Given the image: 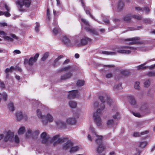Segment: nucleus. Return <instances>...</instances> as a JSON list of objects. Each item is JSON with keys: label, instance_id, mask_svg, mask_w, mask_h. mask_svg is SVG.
<instances>
[{"label": "nucleus", "instance_id": "43", "mask_svg": "<svg viewBox=\"0 0 155 155\" xmlns=\"http://www.w3.org/2000/svg\"><path fill=\"white\" fill-rule=\"evenodd\" d=\"M49 55V53L48 52H46L43 55V57L41 58L42 61H45L48 57Z\"/></svg>", "mask_w": 155, "mask_h": 155}, {"label": "nucleus", "instance_id": "18", "mask_svg": "<svg viewBox=\"0 0 155 155\" xmlns=\"http://www.w3.org/2000/svg\"><path fill=\"white\" fill-rule=\"evenodd\" d=\"M72 75V73L69 71L61 75V80H66L71 78Z\"/></svg>", "mask_w": 155, "mask_h": 155}, {"label": "nucleus", "instance_id": "10", "mask_svg": "<svg viewBox=\"0 0 155 155\" xmlns=\"http://www.w3.org/2000/svg\"><path fill=\"white\" fill-rule=\"evenodd\" d=\"M5 8L7 11L6 13H5V16L6 17H10L11 16V14L9 13V12L10 11V7L4 2H0V9L3 10Z\"/></svg>", "mask_w": 155, "mask_h": 155}, {"label": "nucleus", "instance_id": "8", "mask_svg": "<svg viewBox=\"0 0 155 155\" xmlns=\"http://www.w3.org/2000/svg\"><path fill=\"white\" fill-rule=\"evenodd\" d=\"M101 110L98 109L93 114V118L96 125L98 126H101L102 125L101 119Z\"/></svg>", "mask_w": 155, "mask_h": 155}, {"label": "nucleus", "instance_id": "22", "mask_svg": "<svg viewBox=\"0 0 155 155\" xmlns=\"http://www.w3.org/2000/svg\"><path fill=\"white\" fill-rule=\"evenodd\" d=\"M61 40L62 42L66 45L69 44L71 42V40L69 38L65 35L63 36Z\"/></svg>", "mask_w": 155, "mask_h": 155}, {"label": "nucleus", "instance_id": "49", "mask_svg": "<svg viewBox=\"0 0 155 155\" xmlns=\"http://www.w3.org/2000/svg\"><path fill=\"white\" fill-rule=\"evenodd\" d=\"M71 66H68L67 67L62 68L61 69V71H68V70L71 71Z\"/></svg>", "mask_w": 155, "mask_h": 155}, {"label": "nucleus", "instance_id": "57", "mask_svg": "<svg viewBox=\"0 0 155 155\" xmlns=\"http://www.w3.org/2000/svg\"><path fill=\"white\" fill-rule=\"evenodd\" d=\"M112 76V74L111 73H109L107 74L106 75V77L107 78H111Z\"/></svg>", "mask_w": 155, "mask_h": 155}, {"label": "nucleus", "instance_id": "24", "mask_svg": "<svg viewBox=\"0 0 155 155\" xmlns=\"http://www.w3.org/2000/svg\"><path fill=\"white\" fill-rule=\"evenodd\" d=\"M129 101L130 104L133 105H135L137 104L136 100L135 97L132 96H130L129 97Z\"/></svg>", "mask_w": 155, "mask_h": 155}, {"label": "nucleus", "instance_id": "15", "mask_svg": "<svg viewBox=\"0 0 155 155\" xmlns=\"http://www.w3.org/2000/svg\"><path fill=\"white\" fill-rule=\"evenodd\" d=\"M66 122L68 124L74 125L76 124L77 120L74 117H69L66 119Z\"/></svg>", "mask_w": 155, "mask_h": 155}, {"label": "nucleus", "instance_id": "61", "mask_svg": "<svg viewBox=\"0 0 155 155\" xmlns=\"http://www.w3.org/2000/svg\"><path fill=\"white\" fill-rule=\"evenodd\" d=\"M63 57V56L62 55H60L57 58H56L54 60V62H56L58 61L60 59H61V58H62Z\"/></svg>", "mask_w": 155, "mask_h": 155}, {"label": "nucleus", "instance_id": "50", "mask_svg": "<svg viewBox=\"0 0 155 155\" xmlns=\"http://www.w3.org/2000/svg\"><path fill=\"white\" fill-rule=\"evenodd\" d=\"M47 21H49L50 19V12L48 9H47Z\"/></svg>", "mask_w": 155, "mask_h": 155}, {"label": "nucleus", "instance_id": "56", "mask_svg": "<svg viewBox=\"0 0 155 155\" xmlns=\"http://www.w3.org/2000/svg\"><path fill=\"white\" fill-rule=\"evenodd\" d=\"M21 53L20 51L18 50H15L13 52V54L14 55L15 54H20Z\"/></svg>", "mask_w": 155, "mask_h": 155}, {"label": "nucleus", "instance_id": "38", "mask_svg": "<svg viewBox=\"0 0 155 155\" xmlns=\"http://www.w3.org/2000/svg\"><path fill=\"white\" fill-rule=\"evenodd\" d=\"M131 17L132 16L130 14L127 15L124 18V20L128 22L130 20Z\"/></svg>", "mask_w": 155, "mask_h": 155}, {"label": "nucleus", "instance_id": "11", "mask_svg": "<svg viewBox=\"0 0 155 155\" xmlns=\"http://www.w3.org/2000/svg\"><path fill=\"white\" fill-rule=\"evenodd\" d=\"M53 120L54 118L52 115L48 114L43 118L42 123L46 125L48 122H51Z\"/></svg>", "mask_w": 155, "mask_h": 155}, {"label": "nucleus", "instance_id": "9", "mask_svg": "<svg viewBox=\"0 0 155 155\" xmlns=\"http://www.w3.org/2000/svg\"><path fill=\"white\" fill-rule=\"evenodd\" d=\"M39 55V54L37 53L34 57H31L29 59L27 58L25 59L24 61V64H28L30 66H32L37 61Z\"/></svg>", "mask_w": 155, "mask_h": 155}, {"label": "nucleus", "instance_id": "63", "mask_svg": "<svg viewBox=\"0 0 155 155\" xmlns=\"http://www.w3.org/2000/svg\"><path fill=\"white\" fill-rule=\"evenodd\" d=\"M98 105V103L97 101H95L93 104V106L94 108L97 107Z\"/></svg>", "mask_w": 155, "mask_h": 155}, {"label": "nucleus", "instance_id": "55", "mask_svg": "<svg viewBox=\"0 0 155 155\" xmlns=\"http://www.w3.org/2000/svg\"><path fill=\"white\" fill-rule=\"evenodd\" d=\"M150 81L149 80H147L144 83V86L145 87H147L150 85Z\"/></svg>", "mask_w": 155, "mask_h": 155}, {"label": "nucleus", "instance_id": "19", "mask_svg": "<svg viewBox=\"0 0 155 155\" xmlns=\"http://www.w3.org/2000/svg\"><path fill=\"white\" fill-rule=\"evenodd\" d=\"M55 122L59 128H64L66 127V124L61 120H58L56 121Z\"/></svg>", "mask_w": 155, "mask_h": 155}, {"label": "nucleus", "instance_id": "53", "mask_svg": "<svg viewBox=\"0 0 155 155\" xmlns=\"http://www.w3.org/2000/svg\"><path fill=\"white\" fill-rule=\"evenodd\" d=\"M147 75L150 77L155 76V72L154 71L149 72L147 73Z\"/></svg>", "mask_w": 155, "mask_h": 155}, {"label": "nucleus", "instance_id": "44", "mask_svg": "<svg viewBox=\"0 0 155 155\" xmlns=\"http://www.w3.org/2000/svg\"><path fill=\"white\" fill-rule=\"evenodd\" d=\"M103 21L106 25L110 24V21L108 17L104 18Z\"/></svg>", "mask_w": 155, "mask_h": 155}, {"label": "nucleus", "instance_id": "27", "mask_svg": "<svg viewBox=\"0 0 155 155\" xmlns=\"http://www.w3.org/2000/svg\"><path fill=\"white\" fill-rule=\"evenodd\" d=\"M149 132L148 131H146L140 133L139 132H135L134 133L133 136L135 137H138L140 136L141 135H143L145 134H147Z\"/></svg>", "mask_w": 155, "mask_h": 155}, {"label": "nucleus", "instance_id": "51", "mask_svg": "<svg viewBox=\"0 0 155 155\" xmlns=\"http://www.w3.org/2000/svg\"><path fill=\"white\" fill-rule=\"evenodd\" d=\"M2 95L4 100L5 101H6L8 98L7 94L6 92H4L2 94Z\"/></svg>", "mask_w": 155, "mask_h": 155}, {"label": "nucleus", "instance_id": "58", "mask_svg": "<svg viewBox=\"0 0 155 155\" xmlns=\"http://www.w3.org/2000/svg\"><path fill=\"white\" fill-rule=\"evenodd\" d=\"M5 38L7 40L9 41H13V39L11 38H10L8 36H5Z\"/></svg>", "mask_w": 155, "mask_h": 155}, {"label": "nucleus", "instance_id": "23", "mask_svg": "<svg viewBox=\"0 0 155 155\" xmlns=\"http://www.w3.org/2000/svg\"><path fill=\"white\" fill-rule=\"evenodd\" d=\"M155 60L153 59H151L150 60L148 61L147 62L145 63L142 64L140 65L137 67V69L138 70H143L147 68V67L145 66V65L147 63L149 62L150 61H153Z\"/></svg>", "mask_w": 155, "mask_h": 155}, {"label": "nucleus", "instance_id": "30", "mask_svg": "<svg viewBox=\"0 0 155 155\" xmlns=\"http://www.w3.org/2000/svg\"><path fill=\"white\" fill-rule=\"evenodd\" d=\"M40 134V131L38 130H36L33 131L32 138H36Z\"/></svg>", "mask_w": 155, "mask_h": 155}, {"label": "nucleus", "instance_id": "26", "mask_svg": "<svg viewBox=\"0 0 155 155\" xmlns=\"http://www.w3.org/2000/svg\"><path fill=\"white\" fill-rule=\"evenodd\" d=\"M33 134V131L30 128L27 130V132L25 134V137L28 138H32V135Z\"/></svg>", "mask_w": 155, "mask_h": 155}, {"label": "nucleus", "instance_id": "17", "mask_svg": "<svg viewBox=\"0 0 155 155\" xmlns=\"http://www.w3.org/2000/svg\"><path fill=\"white\" fill-rule=\"evenodd\" d=\"M69 94L68 95V99H71L77 97L78 95V94L77 90H73L70 91Z\"/></svg>", "mask_w": 155, "mask_h": 155}, {"label": "nucleus", "instance_id": "52", "mask_svg": "<svg viewBox=\"0 0 155 155\" xmlns=\"http://www.w3.org/2000/svg\"><path fill=\"white\" fill-rule=\"evenodd\" d=\"M39 27L40 25L38 23H36L35 29L36 32H38L39 31Z\"/></svg>", "mask_w": 155, "mask_h": 155}, {"label": "nucleus", "instance_id": "2", "mask_svg": "<svg viewBox=\"0 0 155 155\" xmlns=\"http://www.w3.org/2000/svg\"><path fill=\"white\" fill-rule=\"evenodd\" d=\"M41 138L42 143L48 144L49 141L54 142L53 145L55 146L57 143H60L64 142V139L59 137V135L53 137L51 140L49 136L47 135L45 132L42 133L41 135Z\"/></svg>", "mask_w": 155, "mask_h": 155}, {"label": "nucleus", "instance_id": "48", "mask_svg": "<svg viewBox=\"0 0 155 155\" xmlns=\"http://www.w3.org/2000/svg\"><path fill=\"white\" fill-rule=\"evenodd\" d=\"M143 22L145 23L150 24L151 20L149 18H144L143 20Z\"/></svg>", "mask_w": 155, "mask_h": 155}, {"label": "nucleus", "instance_id": "41", "mask_svg": "<svg viewBox=\"0 0 155 155\" xmlns=\"http://www.w3.org/2000/svg\"><path fill=\"white\" fill-rule=\"evenodd\" d=\"M141 108L142 110L144 111H147L148 107L147 104H144L142 106Z\"/></svg>", "mask_w": 155, "mask_h": 155}, {"label": "nucleus", "instance_id": "21", "mask_svg": "<svg viewBox=\"0 0 155 155\" xmlns=\"http://www.w3.org/2000/svg\"><path fill=\"white\" fill-rule=\"evenodd\" d=\"M16 117L18 120H20L23 118L26 120L27 118V117L25 115L23 116L21 112H18L16 113Z\"/></svg>", "mask_w": 155, "mask_h": 155}, {"label": "nucleus", "instance_id": "54", "mask_svg": "<svg viewBox=\"0 0 155 155\" xmlns=\"http://www.w3.org/2000/svg\"><path fill=\"white\" fill-rule=\"evenodd\" d=\"M145 11V13L148 14L149 13L150 11V9L148 7H145L144 8L143 11Z\"/></svg>", "mask_w": 155, "mask_h": 155}, {"label": "nucleus", "instance_id": "14", "mask_svg": "<svg viewBox=\"0 0 155 155\" xmlns=\"http://www.w3.org/2000/svg\"><path fill=\"white\" fill-rule=\"evenodd\" d=\"M126 41H130V44H135L138 43L140 42V38L136 37L133 38H130L125 39Z\"/></svg>", "mask_w": 155, "mask_h": 155}, {"label": "nucleus", "instance_id": "33", "mask_svg": "<svg viewBox=\"0 0 155 155\" xmlns=\"http://www.w3.org/2000/svg\"><path fill=\"white\" fill-rule=\"evenodd\" d=\"M122 89L121 84H118L115 85L113 87L114 90L116 91H119Z\"/></svg>", "mask_w": 155, "mask_h": 155}, {"label": "nucleus", "instance_id": "35", "mask_svg": "<svg viewBox=\"0 0 155 155\" xmlns=\"http://www.w3.org/2000/svg\"><path fill=\"white\" fill-rule=\"evenodd\" d=\"M70 107L71 108H75L77 106V103L74 101H71L69 102Z\"/></svg>", "mask_w": 155, "mask_h": 155}, {"label": "nucleus", "instance_id": "13", "mask_svg": "<svg viewBox=\"0 0 155 155\" xmlns=\"http://www.w3.org/2000/svg\"><path fill=\"white\" fill-rule=\"evenodd\" d=\"M14 132L10 130L8 131L6 135L5 138V140L6 141L9 140L12 142L14 137Z\"/></svg>", "mask_w": 155, "mask_h": 155}, {"label": "nucleus", "instance_id": "64", "mask_svg": "<svg viewBox=\"0 0 155 155\" xmlns=\"http://www.w3.org/2000/svg\"><path fill=\"white\" fill-rule=\"evenodd\" d=\"M0 35H2L5 36L6 34V33H5L4 31H0Z\"/></svg>", "mask_w": 155, "mask_h": 155}, {"label": "nucleus", "instance_id": "32", "mask_svg": "<svg viewBox=\"0 0 155 155\" xmlns=\"http://www.w3.org/2000/svg\"><path fill=\"white\" fill-rule=\"evenodd\" d=\"M53 34L54 35L58 34L60 31V29L58 27L56 26L52 30Z\"/></svg>", "mask_w": 155, "mask_h": 155}, {"label": "nucleus", "instance_id": "29", "mask_svg": "<svg viewBox=\"0 0 155 155\" xmlns=\"http://www.w3.org/2000/svg\"><path fill=\"white\" fill-rule=\"evenodd\" d=\"M25 127H21L18 130V133L19 135H22L24 134L25 132Z\"/></svg>", "mask_w": 155, "mask_h": 155}, {"label": "nucleus", "instance_id": "28", "mask_svg": "<svg viewBox=\"0 0 155 155\" xmlns=\"http://www.w3.org/2000/svg\"><path fill=\"white\" fill-rule=\"evenodd\" d=\"M112 112L115 114L113 115V117L114 119H118L120 118L119 113L117 111V110H112Z\"/></svg>", "mask_w": 155, "mask_h": 155}, {"label": "nucleus", "instance_id": "37", "mask_svg": "<svg viewBox=\"0 0 155 155\" xmlns=\"http://www.w3.org/2000/svg\"><path fill=\"white\" fill-rule=\"evenodd\" d=\"M107 125L109 127H111L114 125V121L112 119L108 120L107 122Z\"/></svg>", "mask_w": 155, "mask_h": 155}, {"label": "nucleus", "instance_id": "36", "mask_svg": "<svg viewBox=\"0 0 155 155\" xmlns=\"http://www.w3.org/2000/svg\"><path fill=\"white\" fill-rule=\"evenodd\" d=\"M70 148L71 150H70V152L71 153L78 151L79 149V147L78 146L74 147H73L72 146Z\"/></svg>", "mask_w": 155, "mask_h": 155}, {"label": "nucleus", "instance_id": "31", "mask_svg": "<svg viewBox=\"0 0 155 155\" xmlns=\"http://www.w3.org/2000/svg\"><path fill=\"white\" fill-rule=\"evenodd\" d=\"M12 142L17 143H19L20 139L18 135H14V137H13V139Z\"/></svg>", "mask_w": 155, "mask_h": 155}, {"label": "nucleus", "instance_id": "5", "mask_svg": "<svg viewBox=\"0 0 155 155\" xmlns=\"http://www.w3.org/2000/svg\"><path fill=\"white\" fill-rule=\"evenodd\" d=\"M82 22V27L87 32L93 35H97V32L94 28H92L90 25L88 21L83 18L81 19Z\"/></svg>", "mask_w": 155, "mask_h": 155}, {"label": "nucleus", "instance_id": "4", "mask_svg": "<svg viewBox=\"0 0 155 155\" xmlns=\"http://www.w3.org/2000/svg\"><path fill=\"white\" fill-rule=\"evenodd\" d=\"M31 3V0H20L16 2V4L20 11H24L29 7Z\"/></svg>", "mask_w": 155, "mask_h": 155}, {"label": "nucleus", "instance_id": "6", "mask_svg": "<svg viewBox=\"0 0 155 155\" xmlns=\"http://www.w3.org/2000/svg\"><path fill=\"white\" fill-rule=\"evenodd\" d=\"M99 98L102 103L100 105V107L102 110L104 108L105 105L104 104V103H107L110 106L111 103L113 101L112 100H110V97L106 94H104L103 95L100 96Z\"/></svg>", "mask_w": 155, "mask_h": 155}, {"label": "nucleus", "instance_id": "46", "mask_svg": "<svg viewBox=\"0 0 155 155\" xmlns=\"http://www.w3.org/2000/svg\"><path fill=\"white\" fill-rule=\"evenodd\" d=\"M140 82L138 81H136L134 84V87L135 89L139 90L140 86H139Z\"/></svg>", "mask_w": 155, "mask_h": 155}, {"label": "nucleus", "instance_id": "25", "mask_svg": "<svg viewBox=\"0 0 155 155\" xmlns=\"http://www.w3.org/2000/svg\"><path fill=\"white\" fill-rule=\"evenodd\" d=\"M148 142L147 141H141L138 144V146L141 148H145L148 145Z\"/></svg>", "mask_w": 155, "mask_h": 155}, {"label": "nucleus", "instance_id": "7", "mask_svg": "<svg viewBox=\"0 0 155 155\" xmlns=\"http://www.w3.org/2000/svg\"><path fill=\"white\" fill-rule=\"evenodd\" d=\"M91 40L90 38L84 36L80 41L77 39H75L74 43L76 46L80 47L82 45H85L88 43L91 42Z\"/></svg>", "mask_w": 155, "mask_h": 155}, {"label": "nucleus", "instance_id": "42", "mask_svg": "<svg viewBox=\"0 0 155 155\" xmlns=\"http://www.w3.org/2000/svg\"><path fill=\"white\" fill-rule=\"evenodd\" d=\"M8 107L10 110L13 111L14 110V107L13 104L12 103L10 102L8 104Z\"/></svg>", "mask_w": 155, "mask_h": 155}, {"label": "nucleus", "instance_id": "62", "mask_svg": "<svg viewBox=\"0 0 155 155\" xmlns=\"http://www.w3.org/2000/svg\"><path fill=\"white\" fill-rule=\"evenodd\" d=\"M135 10L137 11H141L142 12L143 11V10L142 8L139 7H135Z\"/></svg>", "mask_w": 155, "mask_h": 155}, {"label": "nucleus", "instance_id": "39", "mask_svg": "<svg viewBox=\"0 0 155 155\" xmlns=\"http://www.w3.org/2000/svg\"><path fill=\"white\" fill-rule=\"evenodd\" d=\"M128 74V72L125 71H122L120 74V75L121 77H123L127 75Z\"/></svg>", "mask_w": 155, "mask_h": 155}, {"label": "nucleus", "instance_id": "59", "mask_svg": "<svg viewBox=\"0 0 155 155\" xmlns=\"http://www.w3.org/2000/svg\"><path fill=\"white\" fill-rule=\"evenodd\" d=\"M132 113L134 115L137 117H139L141 116L138 113L132 112Z\"/></svg>", "mask_w": 155, "mask_h": 155}, {"label": "nucleus", "instance_id": "12", "mask_svg": "<svg viewBox=\"0 0 155 155\" xmlns=\"http://www.w3.org/2000/svg\"><path fill=\"white\" fill-rule=\"evenodd\" d=\"M80 0V1L81 2V3L82 6L83 7V8H84V10L85 11L86 14H88L89 15V16L92 18H93L94 20H96V21H97L98 23H101V22H100L99 21H98L97 20H96L94 19V17L92 16V15H91V14L90 12V8H88V7H87L84 5V3L83 0Z\"/></svg>", "mask_w": 155, "mask_h": 155}, {"label": "nucleus", "instance_id": "1", "mask_svg": "<svg viewBox=\"0 0 155 155\" xmlns=\"http://www.w3.org/2000/svg\"><path fill=\"white\" fill-rule=\"evenodd\" d=\"M87 138L91 141H92L94 139L95 142L98 144L97 149V153H100L103 151L104 148L102 142L103 137L97 135L95 131L94 128L92 126L90 127Z\"/></svg>", "mask_w": 155, "mask_h": 155}, {"label": "nucleus", "instance_id": "16", "mask_svg": "<svg viewBox=\"0 0 155 155\" xmlns=\"http://www.w3.org/2000/svg\"><path fill=\"white\" fill-rule=\"evenodd\" d=\"M124 4L122 1H119L117 4L116 11L117 12L121 11L124 8Z\"/></svg>", "mask_w": 155, "mask_h": 155}, {"label": "nucleus", "instance_id": "60", "mask_svg": "<svg viewBox=\"0 0 155 155\" xmlns=\"http://www.w3.org/2000/svg\"><path fill=\"white\" fill-rule=\"evenodd\" d=\"M5 87V85L3 82L0 81V87L3 88Z\"/></svg>", "mask_w": 155, "mask_h": 155}, {"label": "nucleus", "instance_id": "20", "mask_svg": "<svg viewBox=\"0 0 155 155\" xmlns=\"http://www.w3.org/2000/svg\"><path fill=\"white\" fill-rule=\"evenodd\" d=\"M72 146H73L72 142L71 140H68L66 143L63 144V149L66 150L68 148H70Z\"/></svg>", "mask_w": 155, "mask_h": 155}, {"label": "nucleus", "instance_id": "47", "mask_svg": "<svg viewBox=\"0 0 155 155\" xmlns=\"http://www.w3.org/2000/svg\"><path fill=\"white\" fill-rule=\"evenodd\" d=\"M15 69V68L13 67H11L10 68H7L5 71L6 73H7L8 72H10L12 71L13 70Z\"/></svg>", "mask_w": 155, "mask_h": 155}, {"label": "nucleus", "instance_id": "40", "mask_svg": "<svg viewBox=\"0 0 155 155\" xmlns=\"http://www.w3.org/2000/svg\"><path fill=\"white\" fill-rule=\"evenodd\" d=\"M84 80H79L77 81V84L78 86H81L84 84Z\"/></svg>", "mask_w": 155, "mask_h": 155}, {"label": "nucleus", "instance_id": "45", "mask_svg": "<svg viewBox=\"0 0 155 155\" xmlns=\"http://www.w3.org/2000/svg\"><path fill=\"white\" fill-rule=\"evenodd\" d=\"M132 17L135 19L137 20H140L142 18V17L140 15H132Z\"/></svg>", "mask_w": 155, "mask_h": 155}, {"label": "nucleus", "instance_id": "34", "mask_svg": "<svg viewBox=\"0 0 155 155\" xmlns=\"http://www.w3.org/2000/svg\"><path fill=\"white\" fill-rule=\"evenodd\" d=\"M37 115L38 118H40L41 120V122L42 121L43 118L44 117L45 115H43L42 114L41 111L40 110L38 109L37 110Z\"/></svg>", "mask_w": 155, "mask_h": 155}, {"label": "nucleus", "instance_id": "3", "mask_svg": "<svg viewBox=\"0 0 155 155\" xmlns=\"http://www.w3.org/2000/svg\"><path fill=\"white\" fill-rule=\"evenodd\" d=\"M127 49H136L135 48L125 46L124 47H119L114 48L113 49V51H102L101 53L103 54L107 55H115L116 54L117 52L124 54H129L130 53L131 51L129 50H127Z\"/></svg>", "mask_w": 155, "mask_h": 155}]
</instances>
